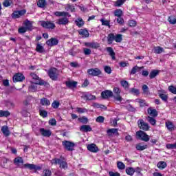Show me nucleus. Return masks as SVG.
Returning <instances> with one entry per match:
<instances>
[{
	"mask_svg": "<svg viewBox=\"0 0 176 176\" xmlns=\"http://www.w3.org/2000/svg\"><path fill=\"white\" fill-rule=\"evenodd\" d=\"M115 41L117 43H120L123 41V36L122 34L115 35L113 33H110L107 36V42L109 45H112V43Z\"/></svg>",
	"mask_w": 176,
	"mask_h": 176,
	"instance_id": "nucleus-1",
	"label": "nucleus"
},
{
	"mask_svg": "<svg viewBox=\"0 0 176 176\" xmlns=\"http://www.w3.org/2000/svg\"><path fill=\"white\" fill-rule=\"evenodd\" d=\"M51 164H55V166L59 164L60 168H63V170L68 168V164H67V162L64 161V157H60V158L52 159L51 160Z\"/></svg>",
	"mask_w": 176,
	"mask_h": 176,
	"instance_id": "nucleus-2",
	"label": "nucleus"
},
{
	"mask_svg": "<svg viewBox=\"0 0 176 176\" xmlns=\"http://www.w3.org/2000/svg\"><path fill=\"white\" fill-rule=\"evenodd\" d=\"M39 23L41 27L46 30H54L56 28V24L52 21H40Z\"/></svg>",
	"mask_w": 176,
	"mask_h": 176,
	"instance_id": "nucleus-3",
	"label": "nucleus"
},
{
	"mask_svg": "<svg viewBox=\"0 0 176 176\" xmlns=\"http://www.w3.org/2000/svg\"><path fill=\"white\" fill-rule=\"evenodd\" d=\"M48 76L52 80H57V78H58V70L56 68L52 67L48 70Z\"/></svg>",
	"mask_w": 176,
	"mask_h": 176,
	"instance_id": "nucleus-4",
	"label": "nucleus"
},
{
	"mask_svg": "<svg viewBox=\"0 0 176 176\" xmlns=\"http://www.w3.org/2000/svg\"><path fill=\"white\" fill-rule=\"evenodd\" d=\"M113 91L114 93V96H113L114 100H116V101H119V102H122L123 98L120 96V89H119V87H114Z\"/></svg>",
	"mask_w": 176,
	"mask_h": 176,
	"instance_id": "nucleus-5",
	"label": "nucleus"
},
{
	"mask_svg": "<svg viewBox=\"0 0 176 176\" xmlns=\"http://www.w3.org/2000/svg\"><path fill=\"white\" fill-rule=\"evenodd\" d=\"M138 126L141 130H144V131H148L151 129L149 124L145 122L144 120H138Z\"/></svg>",
	"mask_w": 176,
	"mask_h": 176,
	"instance_id": "nucleus-6",
	"label": "nucleus"
},
{
	"mask_svg": "<svg viewBox=\"0 0 176 176\" xmlns=\"http://www.w3.org/2000/svg\"><path fill=\"white\" fill-rule=\"evenodd\" d=\"M136 135L142 140V141H144L145 142H148V141H149V135H148L144 131H139L136 132Z\"/></svg>",
	"mask_w": 176,
	"mask_h": 176,
	"instance_id": "nucleus-7",
	"label": "nucleus"
},
{
	"mask_svg": "<svg viewBox=\"0 0 176 176\" xmlns=\"http://www.w3.org/2000/svg\"><path fill=\"white\" fill-rule=\"evenodd\" d=\"M30 76L35 80V85H39L40 86H43V85H45V80L41 79L36 74L31 73Z\"/></svg>",
	"mask_w": 176,
	"mask_h": 176,
	"instance_id": "nucleus-8",
	"label": "nucleus"
},
{
	"mask_svg": "<svg viewBox=\"0 0 176 176\" xmlns=\"http://www.w3.org/2000/svg\"><path fill=\"white\" fill-rule=\"evenodd\" d=\"M25 13H27V10H25L14 11L13 13L12 14V18L20 19V17H21V16H24Z\"/></svg>",
	"mask_w": 176,
	"mask_h": 176,
	"instance_id": "nucleus-9",
	"label": "nucleus"
},
{
	"mask_svg": "<svg viewBox=\"0 0 176 176\" xmlns=\"http://www.w3.org/2000/svg\"><path fill=\"white\" fill-rule=\"evenodd\" d=\"M63 145L65 147V149L67 151H74V148L75 146V143L69 141H64L63 142Z\"/></svg>",
	"mask_w": 176,
	"mask_h": 176,
	"instance_id": "nucleus-10",
	"label": "nucleus"
},
{
	"mask_svg": "<svg viewBox=\"0 0 176 176\" xmlns=\"http://www.w3.org/2000/svg\"><path fill=\"white\" fill-rule=\"evenodd\" d=\"M87 74L91 76H98L99 75H101L102 72L101 70H100V69L94 68L88 69Z\"/></svg>",
	"mask_w": 176,
	"mask_h": 176,
	"instance_id": "nucleus-11",
	"label": "nucleus"
},
{
	"mask_svg": "<svg viewBox=\"0 0 176 176\" xmlns=\"http://www.w3.org/2000/svg\"><path fill=\"white\" fill-rule=\"evenodd\" d=\"M12 79L13 82L16 83V82H23L25 79V77L23 74L18 73L13 76Z\"/></svg>",
	"mask_w": 176,
	"mask_h": 176,
	"instance_id": "nucleus-12",
	"label": "nucleus"
},
{
	"mask_svg": "<svg viewBox=\"0 0 176 176\" xmlns=\"http://www.w3.org/2000/svg\"><path fill=\"white\" fill-rule=\"evenodd\" d=\"M23 167L24 168H29V170H36V171L38 170H42V167L32 164H23Z\"/></svg>",
	"mask_w": 176,
	"mask_h": 176,
	"instance_id": "nucleus-13",
	"label": "nucleus"
},
{
	"mask_svg": "<svg viewBox=\"0 0 176 176\" xmlns=\"http://www.w3.org/2000/svg\"><path fill=\"white\" fill-rule=\"evenodd\" d=\"M46 45H47V46H50V47L56 46L58 45V40L56 38H51L46 41Z\"/></svg>",
	"mask_w": 176,
	"mask_h": 176,
	"instance_id": "nucleus-14",
	"label": "nucleus"
},
{
	"mask_svg": "<svg viewBox=\"0 0 176 176\" xmlns=\"http://www.w3.org/2000/svg\"><path fill=\"white\" fill-rule=\"evenodd\" d=\"M23 163L24 160H23L21 157H17L14 159V164H15V166H17L18 167H21V168H23V167L24 168V165L21 166V164H23Z\"/></svg>",
	"mask_w": 176,
	"mask_h": 176,
	"instance_id": "nucleus-15",
	"label": "nucleus"
},
{
	"mask_svg": "<svg viewBox=\"0 0 176 176\" xmlns=\"http://www.w3.org/2000/svg\"><path fill=\"white\" fill-rule=\"evenodd\" d=\"M68 23H69L68 18H67V16H63L58 19L56 24H58L59 25H67Z\"/></svg>",
	"mask_w": 176,
	"mask_h": 176,
	"instance_id": "nucleus-16",
	"label": "nucleus"
},
{
	"mask_svg": "<svg viewBox=\"0 0 176 176\" xmlns=\"http://www.w3.org/2000/svg\"><path fill=\"white\" fill-rule=\"evenodd\" d=\"M32 24H34V21H30L28 19L23 22V25H25L28 31H32Z\"/></svg>",
	"mask_w": 176,
	"mask_h": 176,
	"instance_id": "nucleus-17",
	"label": "nucleus"
},
{
	"mask_svg": "<svg viewBox=\"0 0 176 176\" xmlns=\"http://www.w3.org/2000/svg\"><path fill=\"white\" fill-rule=\"evenodd\" d=\"M85 45L92 49H98L100 47V43L98 42L85 43Z\"/></svg>",
	"mask_w": 176,
	"mask_h": 176,
	"instance_id": "nucleus-18",
	"label": "nucleus"
},
{
	"mask_svg": "<svg viewBox=\"0 0 176 176\" xmlns=\"http://www.w3.org/2000/svg\"><path fill=\"white\" fill-rule=\"evenodd\" d=\"M101 96L102 98H105V99L109 98V97L113 96V92H112V91L106 90L101 93Z\"/></svg>",
	"mask_w": 176,
	"mask_h": 176,
	"instance_id": "nucleus-19",
	"label": "nucleus"
},
{
	"mask_svg": "<svg viewBox=\"0 0 176 176\" xmlns=\"http://www.w3.org/2000/svg\"><path fill=\"white\" fill-rule=\"evenodd\" d=\"M65 85L69 89H75L78 86V82L69 80L65 82Z\"/></svg>",
	"mask_w": 176,
	"mask_h": 176,
	"instance_id": "nucleus-20",
	"label": "nucleus"
},
{
	"mask_svg": "<svg viewBox=\"0 0 176 176\" xmlns=\"http://www.w3.org/2000/svg\"><path fill=\"white\" fill-rule=\"evenodd\" d=\"M39 131L43 137H50V135H52V131H50V130H46L41 128Z\"/></svg>",
	"mask_w": 176,
	"mask_h": 176,
	"instance_id": "nucleus-21",
	"label": "nucleus"
},
{
	"mask_svg": "<svg viewBox=\"0 0 176 176\" xmlns=\"http://www.w3.org/2000/svg\"><path fill=\"white\" fill-rule=\"evenodd\" d=\"M87 148L90 152H94V153L98 152V147L94 144H89Z\"/></svg>",
	"mask_w": 176,
	"mask_h": 176,
	"instance_id": "nucleus-22",
	"label": "nucleus"
},
{
	"mask_svg": "<svg viewBox=\"0 0 176 176\" xmlns=\"http://www.w3.org/2000/svg\"><path fill=\"white\" fill-rule=\"evenodd\" d=\"M1 131L6 137H9V135H10V131H9V127L6 125H4L1 127Z\"/></svg>",
	"mask_w": 176,
	"mask_h": 176,
	"instance_id": "nucleus-23",
	"label": "nucleus"
},
{
	"mask_svg": "<svg viewBox=\"0 0 176 176\" xmlns=\"http://www.w3.org/2000/svg\"><path fill=\"white\" fill-rule=\"evenodd\" d=\"M147 112L150 116H152L153 118H156L157 116V111L156 109H152V107H149L147 109Z\"/></svg>",
	"mask_w": 176,
	"mask_h": 176,
	"instance_id": "nucleus-24",
	"label": "nucleus"
},
{
	"mask_svg": "<svg viewBox=\"0 0 176 176\" xmlns=\"http://www.w3.org/2000/svg\"><path fill=\"white\" fill-rule=\"evenodd\" d=\"M78 33L80 35H82L83 38H89L90 34L89 33V31L85 29H81L78 31Z\"/></svg>",
	"mask_w": 176,
	"mask_h": 176,
	"instance_id": "nucleus-25",
	"label": "nucleus"
},
{
	"mask_svg": "<svg viewBox=\"0 0 176 176\" xmlns=\"http://www.w3.org/2000/svg\"><path fill=\"white\" fill-rule=\"evenodd\" d=\"M55 16H62V17H71V14L66 12H56L54 13Z\"/></svg>",
	"mask_w": 176,
	"mask_h": 176,
	"instance_id": "nucleus-26",
	"label": "nucleus"
},
{
	"mask_svg": "<svg viewBox=\"0 0 176 176\" xmlns=\"http://www.w3.org/2000/svg\"><path fill=\"white\" fill-rule=\"evenodd\" d=\"M166 127L169 131H174L175 126H174V124L171 122V121H168L165 123Z\"/></svg>",
	"mask_w": 176,
	"mask_h": 176,
	"instance_id": "nucleus-27",
	"label": "nucleus"
},
{
	"mask_svg": "<svg viewBox=\"0 0 176 176\" xmlns=\"http://www.w3.org/2000/svg\"><path fill=\"white\" fill-rule=\"evenodd\" d=\"M80 130L84 133H88V131H91L92 129L90 125H82L80 127Z\"/></svg>",
	"mask_w": 176,
	"mask_h": 176,
	"instance_id": "nucleus-28",
	"label": "nucleus"
},
{
	"mask_svg": "<svg viewBox=\"0 0 176 176\" xmlns=\"http://www.w3.org/2000/svg\"><path fill=\"white\" fill-rule=\"evenodd\" d=\"M107 52H109V56H111L112 60H116V58L115 57V52L113 51V49L111 47H107L106 48Z\"/></svg>",
	"mask_w": 176,
	"mask_h": 176,
	"instance_id": "nucleus-29",
	"label": "nucleus"
},
{
	"mask_svg": "<svg viewBox=\"0 0 176 176\" xmlns=\"http://www.w3.org/2000/svg\"><path fill=\"white\" fill-rule=\"evenodd\" d=\"M46 5H47L46 0H38L37 2V6L41 9H45V8H46Z\"/></svg>",
	"mask_w": 176,
	"mask_h": 176,
	"instance_id": "nucleus-30",
	"label": "nucleus"
},
{
	"mask_svg": "<svg viewBox=\"0 0 176 176\" xmlns=\"http://www.w3.org/2000/svg\"><path fill=\"white\" fill-rule=\"evenodd\" d=\"M36 52L38 53H45V48L42 46V44L39 43L36 44Z\"/></svg>",
	"mask_w": 176,
	"mask_h": 176,
	"instance_id": "nucleus-31",
	"label": "nucleus"
},
{
	"mask_svg": "<svg viewBox=\"0 0 176 176\" xmlns=\"http://www.w3.org/2000/svg\"><path fill=\"white\" fill-rule=\"evenodd\" d=\"M107 134L109 136L112 135L113 134L115 135H119V132L118 131V129H110L107 130Z\"/></svg>",
	"mask_w": 176,
	"mask_h": 176,
	"instance_id": "nucleus-32",
	"label": "nucleus"
},
{
	"mask_svg": "<svg viewBox=\"0 0 176 176\" xmlns=\"http://www.w3.org/2000/svg\"><path fill=\"white\" fill-rule=\"evenodd\" d=\"M125 171L128 175L133 176L134 175V173H135V169L133 167H128L126 168Z\"/></svg>",
	"mask_w": 176,
	"mask_h": 176,
	"instance_id": "nucleus-33",
	"label": "nucleus"
},
{
	"mask_svg": "<svg viewBox=\"0 0 176 176\" xmlns=\"http://www.w3.org/2000/svg\"><path fill=\"white\" fill-rule=\"evenodd\" d=\"M157 166L158 167V168H160V170H163L167 167V163L161 161L157 163Z\"/></svg>",
	"mask_w": 176,
	"mask_h": 176,
	"instance_id": "nucleus-34",
	"label": "nucleus"
},
{
	"mask_svg": "<svg viewBox=\"0 0 176 176\" xmlns=\"http://www.w3.org/2000/svg\"><path fill=\"white\" fill-rule=\"evenodd\" d=\"M8 116H10L9 111L0 110V118H8Z\"/></svg>",
	"mask_w": 176,
	"mask_h": 176,
	"instance_id": "nucleus-35",
	"label": "nucleus"
},
{
	"mask_svg": "<svg viewBox=\"0 0 176 176\" xmlns=\"http://www.w3.org/2000/svg\"><path fill=\"white\" fill-rule=\"evenodd\" d=\"M75 23H76V25H77V27H82V25H85V21H83V19L80 18L77 19L75 21Z\"/></svg>",
	"mask_w": 176,
	"mask_h": 176,
	"instance_id": "nucleus-36",
	"label": "nucleus"
},
{
	"mask_svg": "<svg viewBox=\"0 0 176 176\" xmlns=\"http://www.w3.org/2000/svg\"><path fill=\"white\" fill-rule=\"evenodd\" d=\"M147 148L148 145H142L141 143L136 145V149L138 151H145Z\"/></svg>",
	"mask_w": 176,
	"mask_h": 176,
	"instance_id": "nucleus-37",
	"label": "nucleus"
},
{
	"mask_svg": "<svg viewBox=\"0 0 176 176\" xmlns=\"http://www.w3.org/2000/svg\"><path fill=\"white\" fill-rule=\"evenodd\" d=\"M41 105L49 107V105H50V100H49L47 98H43L41 100Z\"/></svg>",
	"mask_w": 176,
	"mask_h": 176,
	"instance_id": "nucleus-38",
	"label": "nucleus"
},
{
	"mask_svg": "<svg viewBox=\"0 0 176 176\" xmlns=\"http://www.w3.org/2000/svg\"><path fill=\"white\" fill-rule=\"evenodd\" d=\"M146 120L150 123V124H152V126H155V124H156V119L153 118V117L148 116L146 118Z\"/></svg>",
	"mask_w": 176,
	"mask_h": 176,
	"instance_id": "nucleus-39",
	"label": "nucleus"
},
{
	"mask_svg": "<svg viewBox=\"0 0 176 176\" xmlns=\"http://www.w3.org/2000/svg\"><path fill=\"white\" fill-rule=\"evenodd\" d=\"M154 52L157 54H160L161 53H163L164 52V49L160 46L155 47H154Z\"/></svg>",
	"mask_w": 176,
	"mask_h": 176,
	"instance_id": "nucleus-40",
	"label": "nucleus"
},
{
	"mask_svg": "<svg viewBox=\"0 0 176 176\" xmlns=\"http://www.w3.org/2000/svg\"><path fill=\"white\" fill-rule=\"evenodd\" d=\"M65 10L67 12H75V6L74 5L67 4L65 6Z\"/></svg>",
	"mask_w": 176,
	"mask_h": 176,
	"instance_id": "nucleus-41",
	"label": "nucleus"
},
{
	"mask_svg": "<svg viewBox=\"0 0 176 176\" xmlns=\"http://www.w3.org/2000/svg\"><path fill=\"white\" fill-rule=\"evenodd\" d=\"M159 75V71L158 70H153L150 74H149V78L150 79H153V78H156Z\"/></svg>",
	"mask_w": 176,
	"mask_h": 176,
	"instance_id": "nucleus-42",
	"label": "nucleus"
},
{
	"mask_svg": "<svg viewBox=\"0 0 176 176\" xmlns=\"http://www.w3.org/2000/svg\"><path fill=\"white\" fill-rule=\"evenodd\" d=\"M36 85L38 84H32L30 87H29V91H30L32 93H35V91H36V90H38V87L36 86Z\"/></svg>",
	"mask_w": 176,
	"mask_h": 176,
	"instance_id": "nucleus-43",
	"label": "nucleus"
},
{
	"mask_svg": "<svg viewBox=\"0 0 176 176\" xmlns=\"http://www.w3.org/2000/svg\"><path fill=\"white\" fill-rule=\"evenodd\" d=\"M140 69H141V67H138V66H135L132 68V69L131 70V75H135V74H137V72H138V71H140Z\"/></svg>",
	"mask_w": 176,
	"mask_h": 176,
	"instance_id": "nucleus-44",
	"label": "nucleus"
},
{
	"mask_svg": "<svg viewBox=\"0 0 176 176\" xmlns=\"http://www.w3.org/2000/svg\"><path fill=\"white\" fill-rule=\"evenodd\" d=\"M114 16H116V17H122V16H123V11L120 9L116 10Z\"/></svg>",
	"mask_w": 176,
	"mask_h": 176,
	"instance_id": "nucleus-45",
	"label": "nucleus"
},
{
	"mask_svg": "<svg viewBox=\"0 0 176 176\" xmlns=\"http://www.w3.org/2000/svg\"><path fill=\"white\" fill-rule=\"evenodd\" d=\"M117 167L119 170H124L126 168V165L122 162H117Z\"/></svg>",
	"mask_w": 176,
	"mask_h": 176,
	"instance_id": "nucleus-46",
	"label": "nucleus"
},
{
	"mask_svg": "<svg viewBox=\"0 0 176 176\" xmlns=\"http://www.w3.org/2000/svg\"><path fill=\"white\" fill-rule=\"evenodd\" d=\"M143 94H149V88L148 87V85H143L142 87Z\"/></svg>",
	"mask_w": 176,
	"mask_h": 176,
	"instance_id": "nucleus-47",
	"label": "nucleus"
},
{
	"mask_svg": "<svg viewBox=\"0 0 176 176\" xmlns=\"http://www.w3.org/2000/svg\"><path fill=\"white\" fill-rule=\"evenodd\" d=\"M159 97L162 101H164L165 102H167V100H168V96H167L166 94H160Z\"/></svg>",
	"mask_w": 176,
	"mask_h": 176,
	"instance_id": "nucleus-48",
	"label": "nucleus"
},
{
	"mask_svg": "<svg viewBox=\"0 0 176 176\" xmlns=\"http://www.w3.org/2000/svg\"><path fill=\"white\" fill-rule=\"evenodd\" d=\"M41 176H52V170L49 169H45L43 171Z\"/></svg>",
	"mask_w": 176,
	"mask_h": 176,
	"instance_id": "nucleus-49",
	"label": "nucleus"
},
{
	"mask_svg": "<svg viewBox=\"0 0 176 176\" xmlns=\"http://www.w3.org/2000/svg\"><path fill=\"white\" fill-rule=\"evenodd\" d=\"M168 21L170 23V24H176V18L174 16H169Z\"/></svg>",
	"mask_w": 176,
	"mask_h": 176,
	"instance_id": "nucleus-50",
	"label": "nucleus"
},
{
	"mask_svg": "<svg viewBox=\"0 0 176 176\" xmlns=\"http://www.w3.org/2000/svg\"><path fill=\"white\" fill-rule=\"evenodd\" d=\"M138 102L140 104V107H149V104L146 103L144 100L139 99Z\"/></svg>",
	"mask_w": 176,
	"mask_h": 176,
	"instance_id": "nucleus-51",
	"label": "nucleus"
},
{
	"mask_svg": "<svg viewBox=\"0 0 176 176\" xmlns=\"http://www.w3.org/2000/svg\"><path fill=\"white\" fill-rule=\"evenodd\" d=\"M117 23L120 24V25H123L124 24V19L122 16H118L117 19H116Z\"/></svg>",
	"mask_w": 176,
	"mask_h": 176,
	"instance_id": "nucleus-52",
	"label": "nucleus"
},
{
	"mask_svg": "<svg viewBox=\"0 0 176 176\" xmlns=\"http://www.w3.org/2000/svg\"><path fill=\"white\" fill-rule=\"evenodd\" d=\"M126 2V0H117L115 3V6H117L118 8L122 6L123 3Z\"/></svg>",
	"mask_w": 176,
	"mask_h": 176,
	"instance_id": "nucleus-53",
	"label": "nucleus"
},
{
	"mask_svg": "<svg viewBox=\"0 0 176 176\" xmlns=\"http://www.w3.org/2000/svg\"><path fill=\"white\" fill-rule=\"evenodd\" d=\"M52 108H54V109H57V108H58V107H60V102L57 101V100H54L52 104Z\"/></svg>",
	"mask_w": 176,
	"mask_h": 176,
	"instance_id": "nucleus-54",
	"label": "nucleus"
},
{
	"mask_svg": "<svg viewBox=\"0 0 176 176\" xmlns=\"http://www.w3.org/2000/svg\"><path fill=\"white\" fill-rule=\"evenodd\" d=\"M79 122L80 123H82L83 124H87V122H89V120L86 117H82L78 118Z\"/></svg>",
	"mask_w": 176,
	"mask_h": 176,
	"instance_id": "nucleus-55",
	"label": "nucleus"
},
{
	"mask_svg": "<svg viewBox=\"0 0 176 176\" xmlns=\"http://www.w3.org/2000/svg\"><path fill=\"white\" fill-rule=\"evenodd\" d=\"M6 105L10 109H12V108H14V103H13V102H11V101H7L6 102Z\"/></svg>",
	"mask_w": 176,
	"mask_h": 176,
	"instance_id": "nucleus-56",
	"label": "nucleus"
},
{
	"mask_svg": "<svg viewBox=\"0 0 176 176\" xmlns=\"http://www.w3.org/2000/svg\"><path fill=\"white\" fill-rule=\"evenodd\" d=\"M12 5V0H6L3 2V6L8 8Z\"/></svg>",
	"mask_w": 176,
	"mask_h": 176,
	"instance_id": "nucleus-57",
	"label": "nucleus"
},
{
	"mask_svg": "<svg viewBox=\"0 0 176 176\" xmlns=\"http://www.w3.org/2000/svg\"><path fill=\"white\" fill-rule=\"evenodd\" d=\"M121 85L125 89V90H129V82L126 80L121 81Z\"/></svg>",
	"mask_w": 176,
	"mask_h": 176,
	"instance_id": "nucleus-58",
	"label": "nucleus"
},
{
	"mask_svg": "<svg viewBox=\"0 0 176 176\" xmlns=\"http://www.w3.org/2000/svg\"><path fill=\"white\" fill-rule=\"evenodd\" d=\"M100 21L102 23V25H106V27H109V28H111V25H109V21L100 19Z\"/></svg>",
	"mask_w": 176,
	"mask_h": 176,
	"instance_id": "nucleus-59",
	"label": "nucleus"
},
{
	"mask_svg": "<svg viewBox=\"0 0 176 176\" xmlns=\"http://www.w3.org/2000/svg\"><path fill=\"white\" fill-rule=\"evenodd\" d=\"M104 72H106V74H112V69L111 68V67L109 66H104Z\"/></svg>",
	"mask_w": 176,
	"mask_h": 176,
	"instance_id": "nucleus-60",
	"label": "nucleus"
},
{
	"mask_svg": "<svg viewBox=\"0 0 176 176\" xmlns=\"http://www.w3.org/2000/svg\"><path fill=\"white\" fill-rule=\"evenodd\" d=\"M96 122H98V123H104V120H105V118H104V116H98L97 118H96Z\"/></svg>",
	"mask_w": 176,
	"mask_h": 176,
	"instance_id": "nucleus-61",
	"label": "nucleus"
},
{
	"mask_svg": "<svg viewBox=\"0 0 176 176\" xmlns=\"http://www.w3.org/2000/svg\"><path fill=\"white\" fill-rule=\"evenodd\" d=\"M168 90L170 91V93H173V94H176V87L170 85L168 87Z\"/></svg>",
	"mask_w": 176,
	"mask_h": 176,
	"instance_id": "nucleus-62",
	"label": "nucleus"
},
{
	"mask_svg": "<svg viewBox=\"0 0 176 176\" xmlns=\"http://www.w3.org/2000/svg\"><path fill=\"white\" fill-rule=\"evenodd\" d=\"M83 52H84V54H85V56H89V54H91V49L84 48Z\"/></svg>",
	"mask_w": 176,
	"mask_h": 176,
	"instance_id": "nucleus-63",
	"label": "nucleus"
},
{
	"mask_svg": "<svg viewBox=\"0 0 176 176\" xmlns=\"http://www.w3.org/2000/svg\"><path fill=\"white\" fill-rule=\"evenodd\" d=\"M130 93H132V94H135L136 96H138V94H140V90L135 88H132L130 91Z\"/></svg>",
	"mask_w": 176,
	"mask_h": 176,
	"instance_id": "nucleus-64",
	"label": "nucleus"
}]
</instances>
